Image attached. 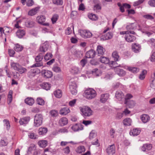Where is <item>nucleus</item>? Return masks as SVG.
<instances>
[{
    "label": "nucleus",
    "mask_w": 155,
    "mask_h": 155,
    "mask_svg": "<svg viewBox=\"0 0 155 155\" xmlns=\"http://www.w3.org/2000/svg\"><path fill=\"white\" fill-rule=\"evenodd\" d=\"M112 56L114 61H110V64L114 65L116 64V61H119L120 59V56L119 55L118 52L117 51H114L113 52Z\"/></svg>",
    "instance_id": "423d86ee"
},
{
    "label": "nucleus",
    "mask_w": 155,
    "mask_h": 155,
    "mask_svg": "<svg viewBox=\"0 0 155 155\" xmlns=\"http://www.w3.org/2000/svg\"><path fill=\"white\" fill-rule=\"evenodd\" d=\"M79 33L81 37L84 38H90L92 35L91 32L86 30H79Z\"/></svg>",
    "instance_id": "39448f33"
},
{
    "label": "nucleus",
    "mask_w": 155,
    "mask_h": 155,
    "mask_svg": "<svg viewBox=\"0 0 155 155\" xmlns=\"http://www.w3.org/2000/svg\"><path fill=\"white\" fill-rule=\"evenodd\" d=\"M113 37V35L111 33L108 32L106 35L103 36L101 39L103 40H106L111 39Z\"/></svg>",
    "instance_id": "cd10ccee"
},
{
    "label": "nucleus",
    "mask_w": 155,
    "mask_h": 155,
    "mask_svg": "<svg viewBox=\"0 0 155 155\" xmlns=\"http://www.w3.org/2000/svg\"><path fill=\"white\" fill-rule=\"evenodd\" d=\"M97 50L99 55H103L105 52V49L102 46L98 45L97 47Z\"/></svg>",
    "instance_id": "2f4dec72"
},
{
    "label": "nucleus",
    "mask_w": 155,
    "mask_h": 155,
    "mask_svg": "<svg viewBox=\"0 0 155 155\" xmlns=\"http://www.w3.org/2000/svg\"><path fill=\"white\" fill-rule=\"evenodd\" d=\"M41 73L42 76L45 78H50L52 76V72L48 70H43Z\"/></svg>",
    "instance_id": "6e6552de"
},
{
    "label": "nucleus",
    "mask_w": 155,
    "mask_h": 155,
    "mask_svg": "<svg viewBox=\"0 0 155 155\" xmlns=\"http://www.w3.org/2000/svg\"><path fill=\"white\" fill-rule=\"evenodd\" d=\"M130 33H128L127 35H125L124 38L125 40L128 42H132L135 41L136 38L134 36L131 35Z\"/></svg>",
    "instance_id": "1a4fd4ad"
},
{
    "label": "nucleus",
    "mask_w": 155,
    "mask_h": 155,
    "mask_svg": "<svg viewBox=\"0 0 155 155\" xmlns=\"http://www.w3.org/2000/svg\"><path fill=\"white\" fill-rule=\"evenodd\" d=\"M52 70L56 72H58L61 71L60 68L57 66H54L52 68Z\"/></svg>",
    "instance_id": "bf43d9fd"
},
{
    "label": "nucleus",
    "mask_w": 155,
    "mask_h": 155,
    "mask_svg": "<svg viewBox=\"0 0 155 155\" xmlns=\"http://www.w3.org/2000/svg\"><path fill=\"white\" fill-rule=\"evenodd\" d=\"M7 142L5 140L2 139L0 141V144L2 146H5L7 145Z\"/></svg>",
    "instance_id": "338daca9"
},
{
    "label": "nucleus",
    "mask_w": 155,
    "mask_h": 155,
    "mask_svg": "<svg viewBox=\"0 0 155 155\" xmlns=\"http://www.w3.org/2000/svg\"><path fill=\"white\" fill-rule=\"evenodd\" d=\"M16 34L18 38H21L25 35V32L24 30L19 29L16 32Z\"/></svg>",
    "instance_id": "a878e982"
},
{
    "label": "nucleus",
    "mask_w": 155,
    "mask_h": 155,
    "mask_svg": "<svg viewBox=\"0 0 155 155\" xmlns=\"http://www.w3.org/2000/svg\"><path fill=\"white\" fill-rule=\"evenodd\" d=\"M48 48V45L46 42H45L40 47V51L45 52L47 51Z\"/></svg>",
    "instance_id": "aec40b11"
},
{
    "label": "nucleus",
    "mask_w": 155,
    "mask_h": 155,
    "mask_svg": "<svg viewBox=\"0 0 155 155\" xmlns=\"http://www.w3.org/2000/svg\"><path fill=\"white\" fill-rule=\"evenodd\" d=\"M106 151L109 155L113 154L115 153V147L114 144L109 146L106 150Z\"/></svg>",
    "instance_id": "f8f14e48"
},
{
    "label": "nucleus",
    "mask_w": 155,
    "mask_h": 155,
    "mask_svg": "<svg viewBox=\"0 0 155 155\" xmlns=\"http://www.w3.org/2000/svg\"><path fill=\"white\" fill-rule=\"evenodd\" d=\"M131 120L128 118L124 119L123 121V124L125 126H130L131 125Z\"/></svg>",
    "instance_id": "473e14b6"
},
{
    "label": "nucleus",
    "mask_w": 155,
    "mask_h": 155,
    "mask_svg": "<svg viewBox=\"0 0 155 155\" xmlns=\"http://www.w3.org/2000/svg\"><path fill=\"white\" fill-rule=\"evenodd\" d=\"M12 90H10L9 91L8 94V104H10V103H11L12 101Z\"/></svg>",
    "instance_id": "4c0bfd02"
},
{
    "label": "nucleus",
    "mask_w": 155,
    "mask_h": 155,
    "mask_svg": "<svg viewBox=\"0 0 155 155\" xmlns=\"http://www.w3.org/2000/svg\"><path fill=\"white\" fill-rule=\"evenodd\" d=\"M133 51L135 53H137L140 51L141 49L140 46L139 44H134L132 46Z\"/></svg>",
    "instance_id": "f3484780"
},
{
    "label": "nucleus",
    "mask_w": 155,
    "mask_h": 155,
    "mask_svg": "<svg viewBox=\"0 0 155 155\" xmlns=\"http://www.w3.org/2000/svg\"><path fill=\"white\" fill-rule=\"evenodd\" d=\"M123 116V113H118L116 115V118L117 119H121Z\"/></svg>",
    "instance_id": "69168bd1"
},
{
    "label": "nucleus",
    "mask_w": 155,
    "mask_h": 155,
    "mask_svg": "<svg viewBox=\"0 0 155 155\" xmlns=\"http://www.w3.org/2000/svg\"><path fill=\"white\" fill-rule=\"evenodd\" d=\"M30 120V118L29 117H26L23 118H21L20 119L19 123L21 125L26 124L28 123Z\"/></svg>",
    "instance_id": "dca6fc26"
},
{
    "label": "nucleus",
    "mask_w": 155,
    "mask_h": 155,
    "mask_svg": "<svg viewBox=\"0 0 155 155\" xmlns=\"http://www.w3.org/2000/svg\"><path fill=\"white\" fill-rule=\"evenodd\" d=\"M68 122V120L66 117H62L59 121V124L61 126H63L66 125Z\"/></svg>",
    "instance_id": "412c9836"
},
{
    "label": "nucleus",
    "mask_w": 155,
    "mask_h": 155,
    "mask_svg": "<svg viewBox=\"0 0 155 155\" xmlns=\"http://www.w3.org/2000/svg\"><path fill=\"white\" fill-rule=\"evenodd\" d=\"M128 69L130 71H131L134 73H136L138 71L139 69L136 68H129Z\"/></svg>",
    "instance_id": "e2e57ef3"
},
{
    "label": "nucleus",
    "mask_w": 155,
    "mask_h": 155,
    "mask_svg": "<svg viewBox=\"0 0 155 155\" xmlns=\"http://www.w3.org/2000/svg\"><path fill=\"white\" fill-rule=\"evenodd\" d=\"M69 87L71 94L73 95H76L77 92L76 84L75 83H72L70 85Z\"/></svg>",
    "instance_id": "9b49d317"
},
{
    "label": "nucleus",
    "mask_w": 155,
    "mask_h": 155,
    "mask_svg": "<svg viewBox=\"0 0 155 155\" xmlns=\"http://www.w3.org/2000/svg\"><path fill=\"white\" fill-rule=\"evenodd\" d=\"M115 97L119 101H121L124 98V93L120 91H117L115 93Z\"/></svg>",
    "instance_id": "9d476101"
},
{
    "label": "nucleus",
    "mask_w": 155,
    "mask_h": 155,
    "mask_svg": "<svg viewBox=\"0 0 155 155\" xmlns=\"http://www.w3.org/2000/svg\"><path fill=\"white\" fill-rule=\"evenodd\" d=\"M43 116L41 114H37L34 117V124L35 126L38 127L42 122Z\"/></svg>",
    "instance_id": "20e7f679"
},
{
    "label": "nucleus",
    "mask_w": 155,
    "mask_h": 155,
    "mask_svg": "<svg viewBox=\"0 0 155 155\" xmlns=\"http://www.w3.org/2000/svg\"><path fill=\"white\" fill-rule=\"evenodd\" d=\"M100 61L101 63L105 64H108L109 63L110 64L109 59L107 57H102L101 58Z\"/></svg>",
    "instance_id": "f704fd0d"
},
{
    "label": "nucleus",
    "mask_w": 155,
    "mask_h": 155,
    "mask_svg": "<svg viewBox=\"0 0 155 155\" xmlns=\"http://www.w3.org/2000/svg\"><path fill=\"white\" fill-rule=\"evenodd\" d=\"M133 97L132 95L129 94H127V95L125 98V103L127 104V100Z\"/></svg>",
    "instance_id": "052dcab7"
},
{
    "label": "nucleus",
    "mask_w": 155,
    "mask_h": 155,
    "mask_svg": "<svg viewBox=\"0 0 155 155\" xmlns=\"http://www.w3.org/2000/svg\"><path fill=\"white\" fill-rule=\"evenodd\" d=\"M85 149L84 146H82L78 147L76 150L77 153H81L85 151Z\"/></svg>",
    "instance_id": "c9c22d12"
},
{
    "label": "nucleus",
    "mask_w": 155,
    "mask_h": 155,
    "mask_svg": "<svg viewBox=\"0 0 155 155\" xmlns=\"http://www.w3.org/2000/svg\"><path fill=\"white\" fill-rule=\"evenodd\" d=\"M25 103L30 106H32L35 102L34 100L31 97H28L25 100Z\"/></svg>",
    "instance_id": "4be33fe9"
},
{
    "label": "nucleus",
    "mask_w": 155,
    "mask_h": 155,
    "mask_svg": "<svg viewBox=\"0 0 155 155\" xmlns=\"http://www.w3.org/2000/svg\"><path fill=\"white\" fill-rule=\"evenodd\" d=\"M109 98V95L106 94H102L100 98V101L102 103H104Z\"/></svg>",
    "instance_id": "bb28decb"
},
{
    "label": "nucleus",
    "mask_w": 155,
    "mask_h": 155,
    "mask_svg": "<svg viewBox=\"0 0 155 155\" xmlns=\"http://www.w3.org/2000/svg\"><path fill=\"white\" fill-rule=\"evenodd\" d=\"M140 130L138 128H134L131 130L130 133V135L137 136L140 133Z\"/></svg>",
    "instance_id": "b1692460"
},
{
    "label": "nucleus",
    "mask_w": 155,
    "mask_h": 155,
    "mask_svg": "<svg viewBox=\"0 0 155 155\" xmlns=\"http://www.w3.org/2000/svg\"><path fill=\"white\" fill-rule=\"evenodd\" d=\"M48 131L46 127H40L38 130V133L40 135H44Z\"/></svg>",
    "instance_id": "c756f323"
},
{
    "label": "nucleus",
    "mask_w": 155,
    "mask_h": 155,
    "mask_svg": "<svg viewBox=\"0 0 155 155\" xmlns=\"http://www.w3.org/2000/svg\"><path fill=\"white\" fill-rule=\"evenodd\" d=\"M43 58V54L40 53L36 57L35 60L36 62H41Z\"/></svg>",
    "instance_id": "ea45409f"
},
{
    "label": "nucleus",
    "mask_w": 155,
    "mask_h": 155,
    "mask_svg": "<svg viewBox=\"0 0 155 155\" xmlns=\"http://www.w3.org/2000/svg\"><path fill=\"white\" fill-rule=\"evenodd\" d=\"M84 96L87 99L90 100L94 98L96 95V92L92 88H89L85 91Z\"/></svg>",
    "instance_id": "7ed1b4c3"
},
{
    "label": "nucleus",
    "mask_w": 155,
    "mask_h": 155,
    "mask_svg": "<svg viewBox=\"0 0 155 155\" xmlns=\"http://www.w3.org/2000/svg\"><path fill=\"white\" fill-rule=\"evenodd\" d=\"M37 21L39 24H41L44 26H48L49 25V24L48 23H45L44 22L45 21V17L44 16H40L37 17L36 18Z\"/></svg>",
    "instance_id": "0eeeda50"
},
{
    "label": "nucleus",
    "mask_w": 155,
    "mask_h": 155,
    "mask_svg": "<svg viewBox=\"0 0 155 155\" xmlns=\"http://www.w3.org/2000/svg\"><path fill=\"white\" fill-rule=\"evenodd\" d=\"M71 72L73 74H77L79 72V69L77 67H73L71 68Z\"/></svg>",
    "instance_id": "79ce46f5"
},
{
    "label": "nucleus",
    "mask_w": 155,
    "mask_h": 155,
    "mask_svg": "<svg viewBox=\"0 0 155 155\" xmlns=\"http://www.w3.org/2000/svg\"><path fill=\"white\" fill-rule=\"evenodd\" d=\"M23 49V47L19 44H16L14 48V49L16 51H21Z\"/></svg>",
    "instance_id": "a19ab883"
},
{
    "label": "nucleus",
    "mask_w": 155,
    "mask_h": 155,
    "mask_svg": "<svg viewBox=\"0 0 155 155\" xmlns=\"http://www.w3.org/2000/svg\"><path fill=\"white\" fill-rule=\"evenodd\" d=\"M3 122L5 123V126L7 129L8 130L10 127L9 121L7 119H5L3 120Z\"/></svg>",
    "instance_id": "5fc2aeb1"
},
{
    "label": "nucleus",
    "mask_w": 155,
    "mask_h": 155,
    "mask_svg": "<svg viewBox=\"0 0 155 155\" xmlns=\"http://www.w3.org/2000/svg\"><path fill=\"white\" fill-rule=\"evenodd\" d=\"M50 114L51 116L53 117H56L58 115V111L55 110H51L50 112Z\"/></svg>",
    "instance_id": "09e8293b"
},
{
    "label": "nucleus",
    "mask_w": 155,
    "mask_h": 155,
    "mask_svg": "<svg viewBox=\"0 0 155 155\" xmlns=\"http://www.w3.org/2000/svg\"><path fill=\"white\" fill-rule=\"evenodd\" d=\"M25 25L28 28H32L34 26L35 22L32 20H28L25 22Z\"/></svg>",
    "instance_id": "393cba45"
},
{
    "label": "nucleus",
    "mask_w": 155,
    "mask_h": 155,
    "mask_svg": "<svg viewBox=\"0 0 155 155\" xmlns=\"http://www.w3.org/2000/svg\"><path fill=\"white\" fill-rule=\"evenodd\" d=\"M43 66V64L42 62H37L31 66V68L37 67H41Z\"/></svg>",
    "instance_id": "3c124183"
},
{
    "label": "nucleus",
    "mask_w": 155,
    "mask_h": 155,
    "mask_svg": "<svg viewBox=\"0 0 155 155\" xmlns=\"http://www.w3.org/2000/svg\"><path fill=\"white\" fill-rule=\"evenodd\" d=\"M96 136V134L94 131H91L89 134V138L90 139L94 138Z\"/></svg>",
    "instance_id": "680f3d73"
},
{
    "label": "nucleus",
    "mask_w": 155,
    "mask_h": 155,
    "mask_svg": "<svg viewBox=\"0 0 155 155\" xmlns=\"http://www.w3.org/2000/svg\"><path fill=\"white\" fill-rule=\"evenodd\" d=\"M143 17L147 19L153 20L154 19L153 17L150 15H146L143 16Z\"/></svg>",
    "instance_id": "774afa93"
},
{
    "label": "nucleus",
    "mask_w": 155,
    "mask_h": 155,
    "mask_svg": "<svg viewBox=\"0 0 155 155\" xmlns=\"http://www.w3.org/2000/svg\"><path fill=\"white\" fill-rule=\"evenodd\" d=\"M70 111L69 109L67 107L61 108L59 111V113L62 115H65L69 113Z\"/></svg>",
    "instance_id": "5701e85b"
},
{
    "label": "nucleus",
    "mask_w": 155,
    "mask_h": 155,
    "mask_svg": "<svg viewBox=\"0 0 155 155\" xmlns=\"http://www.w3.org/2000/svg\"><path fill=\"white\" fill-rule=\"evenodd\" d=\"M37 70V68L31 69L28 73V77L31 78L34 77L36 74Z\"/></svg>",
    "instance_id": "6ab92c4d"
},
{
    "label": "nucleus",
    "mask_w": 155,
    "mask_h": 155,
    "mask_svg": "<svg viewBox=\"0 0 155 155\" xmlns=\"http://www.w3.org/2000/svg\"><path fill=\"white\" fill-rule=\"evenodd\" d=\"M52 56V54L50 53H47L44 57V59L46 60H48L51 58Z\"/></svg>",
    "instance_id": "6e6d98bb"
},
{
    "label": "nucleus",
    "mask_w": 155,
    "mask_h": 155,
    "mask_svg": "<svg viewBox=\"0 0 155 155\" xmlns=\"http://www.w3.org/2000/svg\"><path fill=\"white\" fill-rule=\"evenodd\" d=\"M54 94L56 97L58 98L61 97L62 95L61 91L59 89L55 91L54 92Z\"/></svg>",
    "instance_id": "e433bc0d"
},
{
    "label": "nucleus",
    "mask_w": 155,
    "mask_h": 155,
    "mask_svg": "<svg viewBox=\"0 0 155 155\" xmlns=\"http://www.w3.org/2000/svg\"><path fill=\"white\" fill-rule=\"evenodd\" d=\"M141 31L145 35H146L148 37H150L153 34L152 31H147L145 30H142Z\"/></svg>",
    "instance_id": "4d7b16f0"
},
{
    "label": "nucleus",
    "mask_w": 155,
    "mask_h": 155,
    "mask_svg": "<svg viewBox=\"0 0 155 155\" xmlns=\"http://www.w3.org/2000/svg\"><path fill=\"white\" fill-rule=\"evenodd\" d=\"M148 4L151 6L155 7V0H150L148 2Z\"/></svg>",
    "instance_id": "0e129e2a"
},
{
    "label": "nucleus",
    "mask_w": 155,
    "mask_h": 155,
    "mask_svg": "<svg viewBox=\"0 0 155 155\" xmlns=\"http://www.w3.org/2000/svg\"><path fill=\"white\" fill-rule=\"evenodd\" d=\"M38 144L41 147L44 148L47 146L48 142L46 140H40L38 142Z\"/></svg>",
    "instance_id": "7c9ffc66"
},
{
    "label": "nucleus",
    "mask_w": 155,
    "mask_h": 155,
    "mask_svg": "<svg viewBox=\"0 0 155 155\" xmlns=\"http://www.w3.org/2000/svg\"><path fill=\"white\" fill-rule=\"evenodd\" d=\"M42 87L46 90H48L50 88L51 85L48 83L44 82L41 85Z\"/></svg>",
    "instance_id": "72a5a7b5"
},
{
    "label": "nucleus",
    "mask_w": 155,
    "mask_h": 155,
    "mask_svg": "<svg viewBox=\"0 0 155 155\" xmlns=\"http://www.w3.org/2000/svg\"><path fill=\"white\" fill-rule=\"evenodd\" d=\"M59 16L57 14H55L51 18V20L52 21L53 24H54L58 20Z\"/></svg>",
    "instance_id": "a18cd8bd"
},
{
    "label": "nucleus",
    "mask_w": 155,
    "mask_h": 155,
    "mask_svg": "<svg viewBox=\"0 0 155 155\" xmlns=\"http://www.w3.org/2000/svg\"><path fill=\"white\" fill-rule=\"evenodd\" d=\"M141 119L143 123H145L149 121L150 117L147 115L143 114L141 117Z\"/></svg>",
    "instance_id": "c85d7f7f"
},
{
    "label": "nucleus",
    "mask_w": 155,
    "mask_h": 155,
    "mask_svg": "<svg viewBox=\"0 0 155 155\" xmlns=\"http://www.w3.org/2000/svg\"><path fill=\"white\" fill-rule=\"evenodd\" d=\"M38 104L41 105H43L45 104L44 100L41 98L38 97L37 99Z\"/></svg>",
    "instance_id": "603ef678"
},
{
    "label": "nucleus",
    "mask_w": 155,
    "mask_h": 155,
    "mask_svg": "<svg viewBox=\"0 0 155 155\" xmlns=\"http://www.w3.org/2000/svg\"><path fill=\"white\" fill-rule=\"evenodd\" d=\"M116 74L120 76H124L125 74V71L122 69H121L117 67H115L114 69Z\"/></svg>",
    "instance_id": "ddd939ff"
},
{
    "label": "nucleus",
    "mask_w": 155,
    "mask_h": 155,
    "mask_svg": "<svg viewBox=\"0 0 155 155\" xmlns=\"http://www.w3.org/2000/svg\"><path fill=\"white\" fill-rule=\"evenodd\" d=\"M128 104L129 108H132L135 106V103L134 101L131 100L128 102Z\"/></svg>",
    "instance_id": "13d9d810"
},
{
    "label": "nucleus",
    "mask_w": 155,
    "mask_h": 155,
    "mask_svg": "<svg viewBox=\"0 0 155 155\" xmlns=\"http://www.w3.org/2000/svg\"><path fill=\"white\" fill-rule=\"evenodd\" d=\"M120 35H127L128 33H130L133 35H135L136 33L134 31H120Z\"/></svg>",
    "instance_id": "49530a36"
},
{
    "label": "nucleus",
    "mask_w": 155,
    "mask_h": 155,
    "mask_svg": "<svg viewBox=\"0 0 155 155\" xmlns=\"http://www.w3.org/2000/svg\"><path fill=\"white\" fill-rule=\"evenodd\" d=\"M147 71L145 70L142 71V73L140 74L139 78L141 80H143L145 78V75L147 74Z\"/></svg>",
    "instance_id": "c03bdc74"
},
{
    "label": "nucleus",
    "mask_w": 155,
    "mask_h": 155,
    "mask_svg": "<svg viewBox=\"0 0 155 155\" xmlns=\"http://www.w3.org/2000/svg\"><path fill=\"white\" fill-rule=\"evenodd\" d=\"M28 136L31 139H36L38 138L37 136L35 135L34 133L32 132H30L28 134Z\"/></svg>",
    "instance_id": "864d4df0"
},
{
    "label": "nucleus",
    "mask_w": 155,
    "mask_h": 155,
    "mask_svg": "<svg viewBox=\"0 0 155 155\" xmlns=\"http://www.w3.org/2000/svg\"><path fill=\"white\" fill-rule=\"evenodd\" d=\"M95 55L94 51L91 50L87 52L86 53L85 57L87 58H91L94 57Z\"/></svg>",
    "instance_id": "2eb2a0df"
},
{
    "label": "nucleus",
    "mask_w": 155,
    "mask_h": 155,
    "mask_svg": "<svg viewBox=\"0 0 155 155\" xmlns=\"http://www.w3.org/2000/svg\"><path fill=\"white\" fill-rule=\"evenodd\" d=\"M150 86L152 89H155V78L154 77L151 79Z\"/></svg>",
    "instance_id": "37998d69"
},
{
    "label": "nucleus",
    "mask_w": 155,
    "mask_h": 155,
    "mask_svg": "<svg viewBox=\"0 0 155 155\" xmlns=\"http://www.w3.org/2000/svg\"><path fill=\"white\" fill-rule=\"evenodd\" d=\"M10 65L11 68L19 72L20 74L25 73L27 71L26 68L22 67L18 63L11 61L10 63Z\"/></svg>",
    "instance_id": "f257e3e1"
},
{
    "label": "nucleus",
    "mask_w": 155,
    "mask_h": 155,
    "mask_svg": "<svg viewBox=\"0 0 155 155\" xmlns=\"http://www.w3.org/2000/svg\"><path fill=\"white\" fill-rule=\"evenodd\" d=\"M82 115L84 117H89L93 114V111L91 108L87 106H84L80 109Z\"/></svg>",
    "instance_id": "f03ea898"
},
{
    "label": "nucleus",
    "mask_w": 155,
    "mask_h": 155,
    "mask_svg": "<svg viewBox=\"0 0 155 155\" xmlns=\"http://www.w3.org/2000/svg\"><path fill=\"white\" fill-rule=\"evenodd\" d=\"M71 129L74 131H77L83 129V126L80 124H76L71 127Z\"/></svg>",
    "instance_id": "4468645a"
},
{
    "label": "nucleus",
    "mask_w": 155,
    "mask_h": 155,
    "mask_svg": "<svg viewBox=\"0 0 155 155\" xmlns=\"http://www.w3.org/2000/svg\"><path fill=\"white\" fill-rule=\"evenodd\" d=\"M88 17L89 19L92 20H96L97 18L95 15L92 13L88 15Z\"/></svg>",
    "instance_id": "8fccbe9b"
},
{
    "label": "nucleus",
    "mask_w": 155,
    "mask_h": 155,
    "mask_svg": "<svg viewBox=\"0 0 155 155\" xmlns=\"http://www.w3.org/2000/svg\"><path fill=\"white\" fill-rule=\"evenodd\" d=\"M38 8H35L30 10L28 13V14L31 16L35 15L36 13Z\"/></svg>",
    "instance_id": "58836bf2"
},
{
    "label": "nucleus",
    "mask_w": 155,
    "mask_h": 155,
    "mask_svg": "<svg viewBox=\"0 0 155 155\" xmlns=\"http://www.w3.org/2000/svg\"><path fill=\"white\" fill-rule=\"evenodd\" d=\"M152 147V145L151 144H145L142 147L141 150L143 151H147L151 150Z\"/></svg>",
    "instance_id": "a211bd4d"
},
{
    "label": "nucleus",
    "mask_w": 155,
    "mask_h": 155,
    "mask_svg": "<svg viewBox=\"0 0 155 155\" xmlns=\"http://www.w3.org/2000/svg\"><path fill=\"white\" fill-rule=\"evenodd\" d=\"M52 2L54 4L58 5H62L63 3L62 0H53Z\"/></svg>",
    "instance_id": "de8ad7c7"
}]
</instances>
